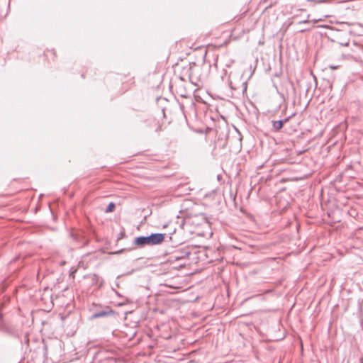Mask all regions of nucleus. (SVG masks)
Listing matches in <instances>:
<instances>
[{
	"instance_id": "6e6552de",
	"label": "nucleus",
	"mask_w": 363,
	"mask_h": 363,
	"mask_svg": "<svg viewBox=\"0 0 363 363\" xmlns=\"http://www.w3.org/2000/svg\"><path fill=\"white\" fill-rule=\"evenodd\" d=\"M172 257H173L175 260H178V259H180V257H177V256H176V255L172 256Z\"/></svg>"
},
{
	"instance_id": "f257e3e1",
	"label": "nucleus",
	"mask_w": 363,
	"mask_h": 363,
	"mask_svg": "<svg viewBox=\"0 0 363 363\" xmlns=\"http://www.w3.org/2000/svg\"><path fill=\"white\" fill-rule=\"evenodd\" d=\"M164 235L163 233H152L148 236H140L134 240L133 244L140 247L159 245L163 242Z\"/></svg>"
},
{
	"instance_id": "20e7f679",
	"label": "nucleus",
	"mask_w": 363,
	"mask_h": 363,
	"mask_svg": "<svg viewBox=\"0 0 363 363\" xmlns=\"http://www.w3.org/2000/svg\"><path fill=\"white\" fill-rule=\"evenodd\" d=\"M115 207H116L115 203H113V202H111V203L108 205L107 208H106L105 212H106V213H111V212H113V211H114V209H115Z\"/></svg>"
},
{
	"instance_id": "7ed1b4c3",
	"label": "nucleus",
	"mask_w": 363,
	"mask_h": 363,
	"mask_svg": "<svg viewBox=\"0 0 363 363\" xmlns=\"http://www.w3.org/2000/svg\"><path fill=\"white\" fill-rule=\"evenodd\" d=\"M283 125L284 121L281 120L272 121V126L274 131H279V130H281L283 127Z\"/></svg>"
},
{
	"instance_id": "0eeeda50",
	"label": "nucleus",
	"mask_w": 363,
	"mask_h": 363,
	"mask_svg": "<svg viewBox=\"0 0 363 363\" xmlns=\"http://www.w3.org/2000/svg\"><path fill=\"white\" fill-rule=\"evenodd\" d=\"M294 116V114H292L291 116L286 118L284 120H282L284 121V123L288 122L290 120V118H291L292 116Z\"/></svg>"
},
{
	"instance_id": "39448f33",
	"label": "nucleus",
	"mask_w": 363,
	"mask_h": 363,
	"mask_svg": "<svg viewBox=\"0 0 363 363\" xmlns=\"http://www.w3.org/2000/svg\"><path fill=\"white\" fill-rule=\"evenodd\" d=\"M125 236V232H124V231H121V232L118 235L117 240H121V239H123Z\"/></svg>"
},
{
	"instance_id": "f03ea898",
	"label": "nucleus",
	"mask_w": 363,
	"mask_h": 363,
	"mask_svg": "<svg viewBox=\"0 0 363 363\" xmlns=\"http://www.w3.org/2000/svg\"><path fill=\"white\" fill-rule=\"evenodd\" d=\"M113 313V311L111 310H109V311H99V312H96V313H94L91 315V318L92 319H96V318H101V317H105V316H107L110 314H112Z\"/></svg>"
},
{
	"instance_id": "423d86ee",
	"label": "nucleus",
	"mask_w": 363,
	"mask_h": 363,
	"mask_svg": "<svg viewBox=\"0 0 363 363\" xmlns=\"http://www.w3.org/2000/svg\"><path fill=\"white\" fill-rule=\"evenodd\" d=\"M340 67V65H330L329 67L330 69L332 70H335V69H338L339 67Z\"/></svg>"
}]
</instances>
